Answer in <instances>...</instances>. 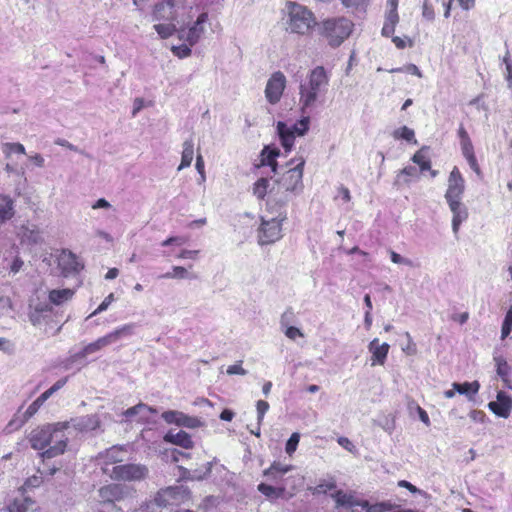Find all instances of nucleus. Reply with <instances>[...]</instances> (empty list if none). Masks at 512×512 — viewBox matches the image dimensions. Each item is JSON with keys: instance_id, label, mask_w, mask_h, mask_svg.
<instances>
[{"instance_id": "f257e3e1", "label": "nucleus", "mask_w": 512, "mask_h": 512, "mask_svg": "<svg viewBox=\"0 0 512 512\" xmlns=\"http://www.w3.org/2000/svg\"><path fill=\"white\" fill-rule=\"evenodd\" d=\"M70 427L68 421L48 423L34 428L28 440L31 447L41 451L42 459H51L65 453L68 437L65 431Z\"/></svg>"}, {"instance_id": "f03ea898", "label": "nucleus", "mask_w": 512, "mask_h": 512, "mask_svg": "<svg viewBox=\"0 0 512 512\" xmlns=\"http://www.w3.org/2000/svg\"><path fill=\"white\" fill-rule=\"evenodd\" d=\"M328 83L329 77L323 66H317L311 70L307 80L300 85L299 104L303 113L315 105L320 92Z\"/></svg>"}, {"instance_id": "7ed1b4c3", "label": "nucleus", "mask_w": 512, "mask_h": 512, "mask_svg": "<svg viewBox=\"0 0 512 512\" xmlns=\"http://www.w3.org/2000/svg\"><path fill=\"white\" fill-rule=\"evenodd\" d=\"M354 24L346 17H333L318 24V33L328 44L339 47L352 33Z\"/></svg>"}, {"instance_id": "20e7f679", "label": "nucleus", "mask_w": 512, "mask_h": 512, "mask_svg": "<svg viewBox=\"0 0 512 512\" xmlns=\"http://www.w3.org/2000/svg\"><path fill=\"white\" fill-rule=\"evenodd\" d=\"M287 9L289 14L287 25L292 33L306 35L317 24L313 12L307 7L290 1L287 3Z\"/></svg>"}, {"instance_id": "39448f33", "label": "nucleus", "mask_w": 512, "mask_h": 512, "mask_svg": "<svg viewBox=\"0 0 512 512\" xmlns=\"http://www.w3.org/2000/svg\"><path fill=\"white\" fill-rule=\"evenodd\" d=\"M305 163L306 161L303 156L295 157L287 163V166L291 167L277 180L279 192L293 193L302 190Z\"/></svg>"}, {"instance_id": "423d86ee", "label": "nucleus", "mask_w": 512, "mask_h": 512, "mask_svg": "<svg viewBox=\"0 0 512 512\" xmlns=\"http://www.w3.org/2000/svg\"><path fill=\"white\" fill-rule=\"evenodd\" d=\"M309 116L302 117L297 123L288 126L285 122L277 123V132L284 151L289 153L292 151L296 136H304L309 130Z\"/></svg>"}, {"instance_id": "0eeeda50", "label": "nucleus", "mask_w": 512, "mask_h": 512, "mask_svg": "<svg viewBox=\"0 0 512 512\" xmlns=\"http://www.w3.org/2000/svg\"><path fill=\"white\" fill-rule=\"evenodd\" d=\"M135 328L134 323L124 324L115 330L107 333L106 335L99 337L97 340L85 345L79 352L81 357H87L88 355L95 354L98 351L104 349L108 345L116 342L123 336H128L133 333Z\"/></svg>"}, {"instance_id": "6e6552de", "label": "nucleus", "mask_w": 512, "mask_h": 512, "mask_svg": "<svg viewBox=\"0 0 512 512\" xmlns=\"http://www.w3.org/2000/svg\"><path fill=\"white\" fill-rule=\"evenodd\" d=\"M286 219L285 213H279L277 217L270 220L262 218L258 229V242L260 245H269L282 237V223Z\"/></svg>"}, {"instance_id": "1a4fd4ad", "label": "nucleus", "mask_w": 512, "mask_h": 512, "mask_svg": "<svg viewBox=\"0 0 512 512\" xmlns=\"http://www.w3.org/2000/svg\"><path fill=\"white\" fill-rule=\"evenodd\" d=\"M148 475V468L142 464L128 463L112 468L110 477L117 481H141Z\"/></svg>"}, {"instance_id": "9d476101", "label": "nucleus", "mask_w": 512, "mask_h": 512, "mask_svg": "<svg viewBox=\"0 0 512 512\" xmlns=\"http://www.w3.org/2000/svg\"><path fill=\"white\" fill-rule=\"evenodd\" d=\"M125 490L120 484H108L99 489L100 503L103 507L107 508L110 512L121 511V508L115 505L116 501L124 498Z\"/></svg>"}, {"instance_id": "9b49d317", "label": "nucleus", "mask_w": 512, "mask_h": 512, "mask_svg": "<svg viewBox=\"0 0 512 512\" xmlns=\"http://www.w3.org/2000/svg\"><path fill=\"white\" fill-rule=\"evenodd\" d=\"M458 137L460 140L463 157L466 159L470 168L477 174V176L481 177L482 171L475 155L474 146L468 132L463 125H460L458 129Z\"/></svg>"}, {"instance_id": "f8f14e48", "label": "nucleus", "mask_w": 512, "mask_h": 512, "mask_svg": "<svg viewBox=\"0 0 512 512\" xmlns=\"http://www.w3.org/2000/svg\"><path fill=\"white\" fill-rule=\"evenodd\" d=\"M286 88V77L281 71L274 72L267 81L265 88V97L267 101L275 105L283 95Z\"/></svg>"}, {"instance_id": "ddd939ff", "label": "nucleus", "mask_w": 512, "mask_h": 512, "mask_svg": "<svg viewBox=\"0 0 512 512\" xmlns=\"http://www.w3.org/2000/svg\"><path fill=\"white\" fill-rule=\"evenodd\" d=\"M465 191V180L457 166H454L448 177V187L445 192L446 201L462 200Z\"/></svg>"}, {"instance_id": "4468645a", "label": "nucleus", "mask_w": 512, "mask_h": 512, "mask_svg": "<svg viewBox=\"0 0 512 512\" xmlns=\"http://www.w3.org/2000/svg\"><path fill=\"white\" fill-rule=\"evenodd\" d=\"M162 419L168 424H176L187 428H196L200 421L196 417L189 416L181 411L168 410L162 413Z\"/></svg>"}, {"instance_id": "2eb2a0df", "label": "nucleus", "mask_w": 512, "mask_h": 512, "mask_svg": "<svg viewBox=\"0 0 512 512\" xmlns=\"http://www.w3.org/2000/svg\"><path fill=\"white\" fill-rule=\"evenodd\" d=\"M488 408L497 416L508 418L512 410V397L503 391H499L496 396V401H491Z\"/></svg>"}, {"instance_id": "dca6fc26", "label": "nucleus", "mask_w": 512, "mask_h": 512, "mask_svg": "<svg viewBox=\"0 0 512 512\" xmlns=\"http://www.w3.org/2000/svg\"><path fill=\"white\" fill-rule=\"evenodd\" d=\"M58 265L65 275L77 273L83 269V265L79 262L78 257L71 251L66 250H63L59 255Z\"/></svg>"}, {"instance_id": "f3484780", "label": "nucleus", "mask_w": 512, "mask_h": 512, "mask_svg": "<svg viewBox=\"0 0 512 512\" xmlns=\"http://www.w3.org/2000/svg\"><path fill=\"white\" fill-rule=\"evenodd\" d=\"M368 348L372 354L370 359L371 366L384 365L390 349L389 344H379V339L375 338L369 343Z\"/></svg>"}, {"instance_id": "a211bd4d", "label": "nucleus", "mask_w": 512, "mask_h": 512, "mask_svg": "<svg viewBox=\"0 0 512 512\" xmlns=\"http://www.w3.org/2000/svg\"><path fill=\"white\" fill-rule=\"evenodd\" d=\"M448 203V206L453 214L452 217V229L455 234L458 233L460 229V225L462 222L466 221L468 219V209L466 206L461 202V200L456 201H446Z\"/></svg>"}, {"instance_id": "6ab92c4d", "label": "nucleus", "mask_w": 512, "mask_h": 512, "mask_svg": "<svg viewBox=\"0 0 512 512\" xmlns=\"http://www.w3.org/2000/svg\"><path fill=\"white\" fill-rule=\"evenodd\" d=\"M208 21V14L206 12L201 13L194 24L189 27L185 36H181V38H185L190 46L195 45L204 33V24Z\"/></svg>"}, {"instance_id": "aec40b11", "label": "nucleus", "mask_w": 512, "mask_h": 512, "mask_svg": "<svg viewBox=\"0 0 512 512\" xmlns=\"http://www.w3.org/2000/svg\"><path fill=\"white\" fill-rule=\"evenodd\" d=\"M176 17L175 0H164L156 4L153 9L154 20L174 21Z\"/></svg>"}, {"instance_id": "412c9836", "label": "nucleus", "mask_w": 512, "mask_h": 512, "mask_svg": "<svg viewBox=\"0 0 512 512\" xmlns=\"http://www.w3.org/2000/svg\"><path fill=\"white\" fill-rule=\"evenodd\" d=\"M181 490L179 487L161 489L155 496V503L160 507L177 505Z\"/></svg>"}, {"instance_id": "4be33fe9", "label": "nucleus", "mask_w": 512, "mask_h": 512, "mask_svg": "<svg viewBox=\"0 0 512 512\" xmlns=\"http://www.w3.org/2000/svg\"><path fill=\"white\" fill-rule=\"evenodd\" d=\"M292 468V465L274 461L267 469L263 471V475L274 483H280L283 481V476L287 472L291 471Z\"/></svg>"}, {"instance_id": "5701e85b", "label": "nucleus", "mask_w": 512, "mask_h": 512, "mask_svg": "<svg viewBox=\"0 0 512 512\" xmlns=\"http://www.w3.org/2000/svg\"><path fill=\"white\" fill-rule=\"evenodd\" d=\"M280 156V150L269 145L264 146L260 153L259 166H269L271 171L276 174L278 169L277 158Z\"/></svg>"}, {"instance_id": "b1692460", "label": "nucleus", "mask_w": 512, "mask_h": 512, "mask_svg": "<svg viewBox=\"0 0 512 512\" xmlns=\"http://www.w3.org/2000/svg\"><path fill=\"white\" fill-rule=\"evenodd\" d=\"M332 498L335 500L337 507L368 506L367 500L356 499L352 494L345 493L342 490H337L332 494Z\"/></svg>"}, {"instance_id": "393cba45", "label": "nucleus", "mask_w": 512, "mask_h": 512, "mask_svg": "<svg viewBox=\"0 0 512 512\" xmlns=\"http://www.w3.org/2000/svg\"><path fill=\"white\" fill-rule=\"evenodd\" d=\"M164 441L172 443L174 445H178L185 449H191L194 446V442L192 441L191 436L183 430L177 433L169 431L168 433L165 434Z\"/></svg>"}, {"instance_id": "a878e982", "label": "nucleus", "mask_w": 512, "mask_h": 512, "mask_svg": "<svg viewBox=\"0 0 512 512\" xmlns=\"http://www.w3.org/2000/svg\"><path fill=\"white\" fill-rule=\"evenodd\" d=\"M155 412L156 410L147 404L138 403L137 405L126 409L122 415L126 418V420H130L136 415H141L138 421L144 423L148 420V415Z\"/></svg>"}, {"instance_id": "bb28decb", "label": "nucleus", "mask_w": 512, "mask_h": 512, "mask_svg": "<svg viewBox=\"0 0 512 512\" xmlns=\"http://www.w3.org/2000/svg\"><path fill=\"white\" fill-rule=\"evenodd\" d=\"M35 501L30 497L24 496L21 492L20 498H15L8 506L9 512H29L35 510Z\"/></svg>"}, {"instance_id": "cd10ccee", "label": "nucleus", "mask_w": 512, "mask_h": 512, "mask_svg": "<svg viewBox=\"0 0 512 512\" xmlns=\"http://www.w3.org/2000/svg\"><path fill=\"white\" fill-rule=\"evenodd\" d=\"M15 215L14 201L10 196L0 194V224H3Z\"/></svg>"}, {"instance_id": "c85d7f7f", "label": "nucleus", "mask_w": 512, "mask_h": 512, "mask_svg": "<svg viewBox=\"0 0 512 512\" xmlns=\"http://www.w3.org/2000/svg\"><path fill=\"white\" fill-rule=\"evenodd\" d=\"M428 151V146H422L411 158L412 162L419 166L420 172L422 173L431 168V159L428 156Z\"/></svg>"}, {"instance_id": "c756f323", "label": "nucleus", "mask_w": 512, "mask_h": 512, "mask_svg": "<svg viewBox=\"0 0 512 512\" xmlns=\"http://www.w3.org/2000/svg\"><path fill=\"white\" fill-rule=\"evenodd\" d=\"M452 387L459 394H464L467 396L468 399L473 400L474 396L478 393V391L480 389V384L478 381L464 382V383L454 382L452 384Z\"/></svg>"}, {"instance_id": "7c9ffc66", "label": "nucleus", "mask_w": 512, "mask_h": 512, "mask_svg": "<svg viewBox=\"0 0 512 512\" xmlns=\"http://www.w3.org/2000/svg\"><path fill=\"white\" fill-rule=\"evenodd\" d=\"M75 292L72 289H53L49 291V301L54 305H61L62 303L72 299Z\"/></svg>"}, {"instance_id": "2f4dec72", "label": "nucleus", "mask_w": 512, "mask_h": 512, "mask_svg": "<svg viewBox=\"0 0 512 512\" xmlns=\"http://www.w3.org/2000/svg\"><path fill=\"white\" fill-rule=\"evenodd\" d=\"M257 489L266 498L271 499V500L284 497L285 492H286V489H285V487L283 485L282 486H278V487H274V486H271V485L266 484V483H260L257 486Z\"/></svg>"}, {"instance_id": "473e14b6", "label": "nucleus", "mask_w": 512, "mask_h": 512, "mask_svg": "<svg viewBox=\"0 0 512 512\" xmlns=\"http://www.w3.org/2000/svg\"><path fill=\"white\" fill-rule=\"evenodd\" d=\"M399 21V16L397 11L390 10L385 18L384 25L382 27V35L385 37H390L394 34L396 25Z\"/></svg>"}, {"instance_id": "72a5a7b5", "label": "nucleus", "mask_w": 512, "mask_h": 512, "mask_svg": "<svg viewBox=\"0 0 512 512\" xmlns=\"http://www.w3.org/2000/svg\"><path fill=\"white\" fill-rule=\"evenodd\" d=\"M418 176V171L414 166H406L398 172L395 184H409L413 179L418 178Z\"/></svg>"}, {"instance_id": "f704fd0d", "label": "nucleus", "mask_w": 512, "mask_h": 512, "mask_svg": "<svg viewBox=\"0 0 512 512\" xmlns=\"http://www.w3.org/2000/svg\"><path fill=\"white\" fill-rule=\"evenodd\" d=\"M193 157H194V143L191 139L186 140L183 143L182 158H181V163L178 167V170L189 167L192 163Z\"/></svg>"}, {"instance_id": "c9c22d12", "label": "nucleus", "mask_w": 512, "mask_h": 512, "mask_svg": "<svg viewBox=\"0 0 512 512\" xmlns=\"http://www.w3.org/2000/svg\"><path fill=\"white\" fill-rule=\"evenodd\" d=\"M494 361H495L496 372H497L498 376L502 379V381L505 384H508L511 368H510L509 364L507 363L506 359L502 356H495Z\"/></svg>"}, {"instance_id": "e433bc0d", "label": "nucleus", "mask_w": 512, "mask_h": 512, "mask_svg": "<svg viewBox=\"0 0 512 512\" xmlns=\"http://www.w3.org/2000/svg\"><path fill=\"white\" fill-rule=\"evenodd\" d=\"M154 29L162 39H167L175 33L176 26L173 21H168V23L154 25Z\"/></svg>"}, {"instance_id": "4c0bfd02", "label": "nucleus", "mask_w": 512, "mask_h": 512, "mask_svg": "<svg viewBox=\"0 0 512 512\" xmlns=\"http://www.w3.org/2000/svg\"><path fill=\"white\" fill-rule=\"evenodd\" d=\"M188 277V270L183 266H173L171 271L159 276L161 279H185Z\"/></svg>"}, {"instance_id": "58836bf2", "label": "nucleus", "mask_w": 512, "mask_h": 512, "mask_svg": "<svg viewBox=\"0 0 512 512\" xmlns=\"http://www.w3.org/2000/svg\"><path fill=\"white\" fill-rule=\"evenodd\" d=\"M393 137L395 139H403V140H406L407 142H413L414 144L417 143V140L415 139L414 131L407 126H402L398 129H396L393 132Z\"/></svg>"}, {"instance_id": "ea45409f", "label": "nucleus", "mask_w": 512, "mask_h": 512, "mask_svg": "<svg viewBox=\"0 0 512 512\" xmlns=\"http://www.w3.org/2000/svg\"><path fill=\"white\" fill-rule=\"evenodd\" d=\"M68 381V377H64L56 381L49 389H47L45 392H43L39 397V401L43 404L45 401L51 397L56 391L60 390L62 387L65 386V384Z\"/></svg>"}, {"instance_id": "a19ab883", "label": "nucleus", "mask_w": 512, "mask_h": 512, "mask_svg": "<svg viewBox=\"0 0 512 512\" xmlns=\"http://www.w3.org/2000/svg\"><path fill=\"white\" fill-rule=\"evenodd\" d=\"M268 187H269V181L268 179L266 178H260L258 179L255 183H254V186H253V194L258 198V199H264V197L266 196L267 194V191H268Z\"/></svg>"}, {"instance_id": "79ce46f5", "label": "nucleus", "mask_w": 512, "mask_h": 512, "mask_svg": "<svg viewBox=\"0 0 512 512\" xmlns=\"http://www.w3.org/2000/svg\"><path fill=\"white\" fill-rule=\"evenodd\" d=\"M341 4L353 11H365L369 5L370 0H340Z\"/></svg>"}, {"instance_id": "37998d69", "label": "nucleus", "mask_w": 512, "mask_h": 512, "mask_svg": "<svg viewBox=\"0 0 512 512\" xmlns=\"http://www.w3.org/2000/svg\"><path fill=\"white\" fill-rule=\"evenodd\" d=\"M43 405L42 402L39 401V399L37 398L36 400H34L29 406L28 408L26 409V411L24 412L23 416H22V419L20 421V425H23L24 423H26L29 419H31L37 412L38 410L40 409V407Z\"/></svg>"}, {"instance_id": "c03bdc74", "label": "nucleus", "mask_w": 512, "mask_h": 512, "mask_svg": "<svg viewBox=\"0 0 512 512\" xmlns=\"http://www.w3.org/2000/svg\"><path fill=\"white\" fill-rule=\"evenodd\" d=\"M2 149L6 157H10L13 153L22 155L26 153L25 147L21 143H4Z\"/></svg>"}, {"instance_id": "a18cd8bd", "label": "nucleus", "mask_w": 512, "mask_h": 512, "mask_svg": "<svg viewBox=\"0 0 512 512\" xmlns=\"http://www.w3.org/2000/svg\"><path fill=\"white\" fill-rule=\"evenodd\" d=\"M336 488V482L334 479H330L329 481H323L319 483L316 487L313 488V494H326L331 490Z\"/></svg>"}, {"instance_id": "49530a36", "label": "nucleus", "mask_w": 512, "mask_h": 512, "mask_svg": "<svg viewBox=\"0 0 512 512\" xmlns=\"http://www.w3.org/2000/svg\"><path fill=\"white\" fill-rule=\"evenodd\" d=\"M299 440H300V435L297 432H294L290 436V438L287 440L286 446H285V450H286L287 454L292 455L296 451Z\"/></svg>"}, {"instance_id": "de8ad7c7", "label": "nucleus", "mask_w": 512, "mask_h": 512, "mask_svg": "<svg viewBox=\"0 0 512 512\" xmlns=\"http://www.w3.org/2000/svg\"><path fill=\"white\" fill-rule=\"evenodd\" d=\"M405 337L407 339V343L404 347H402V351L408 356H414L417 354V345L413 341L409 332L405 333Z\"/></svg>"}, {"instance_id": "09e8293b", "label": "nucleus", "mask_w": 512, "mask_h": 512, "mask_svg": "<svg viewBox=\"0 0 512 512\" xmlns=\"http://www.w3.org/2000/svg\"><path fill=\"white\" fill-rule=\"evenodd\" d=\"M503 63L505 64L506 68L505 79L508 83V87L512 88V60L510 58V53L508 51L503 57Z\"/></svg>"}, {"instance_id": "8fccbe9b", "label": "nucleus", "mask_w": 512, "mask_h": 512, "mask_svg": "<svg viewBox=\"0 0 512 512\" xmlns=\"http://www.w3.org/2000/svg\"><path fill=\"white\" fill-rule=\"evenodd\" d=\"M115 300L114 293H110L105 299L102 301V303L90 314V317H93L97 314H100L101 312L108 309V307L111 305V303Z\"/></svg>"}, {"instance_id": "3c124183", "label": "nucleus", "mask_w": 512, "mask_h": 512, "mask_svg": "<svg viewBox=\"0 0 512 512\" xmlns=\"http://www.w3.org/2000/svg\"><path fill=\"white\" fill-rule=\"evenodd\" d=\"M171 50L175 56L181 59L190 56L192 53L191 48L185 44L173 46Z\"/></svg>"}, {"instance_id": "603ef678", "label": "nucleus", "mask_w": 512, "mask_h": 512, "mask_svg": "<svg viewBox=\"0 0 512 512\" xmlns=\"http://www.w3.org/2000/svg\"><path fill=\"white\" fill-rule=\"evenodd\" d=\"M119 452H121V449H119L117 447H112V448L108 449L104 455V457L106 459L105 463L113 464V463L120 461V459L118 458Z\"/></svg>"}, {"instance_id": "864d4df0", "label": "nucleus", "mask_w": 512, "mask_h": 512, "mask_svg": "<svg viewBox=\"0 0 512 512\" xmlns=\"http://www.w3.org/2000/svg\"><path fill=\"white\" fill-rule=\"evenodd\" d=\"M422 15L428 21H432L435 18L434 8L428 0H424L423 2Z\"/></svg>"}, {"instance_id": "5fc2aeb1", "label": "nucleus", "mask_w": 512, "mask_h": 512, "mask_svg": "<svg viewBox=\"0 0 512 512\" xmlns=\"http://www.w3.org/2000/svg\"><path fill=\"white\" fill-rule=\"evenodd\" d=\"M269 403L265 400H258L256 403V410H257V419L259 422H261L266 414V412L269 410Z\"/></svg>"}, {"instance_id": "6e6d98bb", "label": "nucleus", "mask_w": 512, "mask_h": 512, "mask_svg": "<svg viewBox=\"0 0 512 512\" xmlns=\"http://www.w3.org/2000/svg\"><path fill=\"white\" fill-rule=\"evenodd\" d=\"M392 42L398 49H404L407 46L412 47L413 46V40H411L408 37L402 38L399 36L392 37Z\"/></svg>"}, {"instance_id": "4d7b16f0", "label": "nucleus", "mask_w": 512, "mask_h": 512, "mask_svg": "<svg viewBox=\"0 0 512 512\" xmlns=\"http://www.w3.org/2000/svg\"><path fill=\"white\" fill-rule=\"evenodd\" d=\"M364 509H366V512H385V511H388L391 509V505L388 504V503H377V504H374V505H370L368 503V506L366 507H363Z\"/></svg>"}, {"instance_id": "13d9d810", "label": "nucleus", "mask_w": 512, "mask_h": 512, "mask_svg": "<svg viewBox=\"0 0 512 512\" xmlns=\"http://www.w3.org/2000/svg\"><path fill=\"white\" fill-rule=\"evenodd\" d=\"M228 375H245L247 371L242 367V361H238L227 368Z\"/></svg>"}, {"instance_id": "bf43d9fd", "label": "nucleus", "mask_w": 512, "mask_h": 512, "mask_svg": "<svg viewBox=\"0 0 512 512\" xmlns=\"http://www.w3.org/2000/svg\"><path fill=\"white\" fill-rule=\"evenodd\" d=\"M41 477L39 476H32L26 479L24 485L19 489L20 492L25 493L26 488L30 487H38L41 483Z\"/></svg>"}, {"instance_id": "052dcab7", "label": "nucleus", "mask_w": 512, "mask_h": 512, "mask_svg": "<svg viewBox=\"0 0 512 512\" xmlns=\"http://www.w3.org/2000/svg\"><path fill=\"white\" fill-rule=\"evenodd\" d=\"M29 321L32 325L37 326L41 324L43 320V314H41V310H30L28 313Z\"/></svg>"}, {"instance_id": "680f3d73", "label": "nucleus", "mask_w": 512, "mask_h": 512, "mask_svg": "<svg viewBox=\"0 0 512 512\" xmlns=\"http://www.w3.org/2000/svg\"><path fill=\"white\" fill-rule=\"evenodd\" d=\"M199 253H200L199 250L183 249L179 252V254L177 255V258L178 259H196L199 255Z\"/></svg>"}, {"instance_id": "e2e57ef3", "label": "nucleus", "mask_w": 512, "mask_h": 512, "mask_svg": "<svg viewBox=\"0 0 512 512\" xmlns=\"http://www.w3.org/2000/svg\"><path fill=\"white\" fill-rule=\"evenodd\" d=\"M453 39L457 42V45L461 47L463 53H468V41L464 35H453Z\"/></svg>"}, {"instance_id": "0e129e2a", "label": "nucleus", "mask_w": 512, "mask_h": 512, "mask_svg": "<svg viewBox=\"0 0 512 512\" xmlns=\"http://www.w3.org/2000/svg\"><path fill=\"white\" fill-rule=\"evenodd\" d=\"M185 243L184 238L179 236H171L161 242V246L167 247L173 244L182 245Z\"/></svg>"}, {"instance_id": "69168bd1", "label": "nucleus", "mask_w": 512, "mask_h": 512, "mask_svg": "<svg viewBox=\"0 0 512 512\" xmlns=\"http://www.w3.org/2000/svg\"><path fill=\"white\" fill-rule=\"evenodd\" d=\"M469 417L475 422L483 423L485 421L486 414L482 410L474 409L470 411Z\"/></svg>"}, {"instance_id": "338daca9", "label": "nucleus", "mask_w": 512, "mask_h": 512, "mask_svg": "<svg viewBox=\"0 0 512 512\" xmlns=\"http://www.w3.org/2000/svg\"><path fill=\"white\" fill-rule=\"evenodd\" d=\"M390 258L391 261L395 264L412 265V262L410 260L404 259L400 254L396 253L395 251L390 252Z\"/></svg>"}, {"instance_id": "774afa93", "label": "nucleus", "mask_w": 512, "mask_h": 512, "mask_svg": "<svg viewBox=\"0 0 512 512\" xmlns=\"http://www.w3.org/2000/svg\"><path fill=\"white\" fill-rule=\"evenodd\" d=\"M285 335L292 340L296 339L297 337H303L302 332L294 326L288 327L285 331Z\"/></svg>"}]
</instances>
